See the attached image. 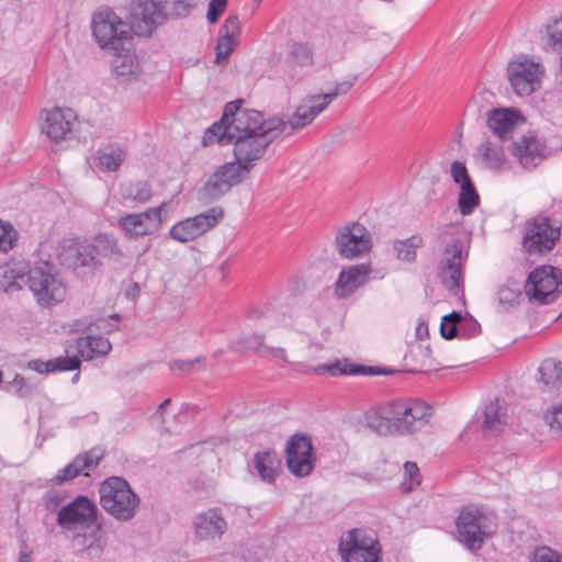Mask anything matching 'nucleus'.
Returning a JSON list of instances; mask_svg holds the SVG:
<instances>
[{
	"instance_id": "nucleus-1",
	"label": "nucleus",
	"mask_w": 562,
	"mask_h": 562,
	"mask_svg": "<svg viewBox=\"0 0 562 562\" xmlns=\"http://www.w3.org/2000/svg\"><path fill=\"white\" fill-rule=\"evenodd\" d=\"M99 494L101 507L116 520L128 521L136 516L140 498L125 479H105L99 487Z\"/></svg>"
},
{
	"instance_id": "nucleus-2",
	"label": "nucleus",
	"mask_w": 562,
	"mask_h": 562,
	"mask_svg": "<svg viewBox=\"0 0 562 562\" xmlns=\"http://www.w3.org/2000/svg\"><path fill=\"white\" fill-rule=\"evenodd\" d=\"M496 516L475 505L460 509L456 519L458 539L471 551L480 550L486 538L495 532Z\"/></svg>"
},
{
	"instance_id": "nucleus-3",
	"label": "nucleus",
	"mask_w": 562,
	"mask_h": 562,
	"mask_svg": "<svg viewBox=\"0 0 562 562\" xmlns=\"http://www.w3.org/2000/svg\"><path fill=\"white\" fill-rule=\"evenodd\" d=\"M432 408L415 400H396L384 404V415L392 422L393 435H411L428 424Z\"/></svg>"
},
{
	"instance_id": "nucleus-4",
	"label": "nucleus",
	"mask_w": 562,
	"mask_h": 562,
	"mask_svg": "<svg viewBox=\"0 0 562 562\" xmlns=\"http://www.w3.org/2000/svg\"><path fill=\"white\" fill-rule=\"evenodd\" d=\"M26 283L41 306L56 305L66 296V285L55 267L48 261H40L30 268Z\"/></svg>"
},
{
	"instance_id": "nucleus-5",
	"label": "nucleus",
	"mask_w": 562,
	"mask_h": 562,
	"mask_svg": "<svg viewBox=\"0 0 562 562\" xmlns=\"http://www.w3.org/2000/svg\"><path fill=\"white\" fill-rule=\"evenodd\" d=\"M561 237V226L548 216L539 215L525 222L521 247L528 256L551 252Z\"/></svg>"
},
{
	"instance_id": "nucleus-6",
	"label": "nucleus",
	"mask_w": 562,
	"mask_h": 562,
	"mask_svg": "<svg viewBox=\"0 0 562 562\" xmlns=\"http://www.w3.org/2000/svg\"><path fill=\"white\" fill-rule=\"evenodd\" d=\"M241 100L228 102L223 115L214 124H223L228 131H245L247 128H257L261 132L268 131V127L274 128V134H282L286 130L284 121L279 117L265 120L261 112L256 110L240 109Z\"/></svg>"
},
{
	"instance_id": "nucleus-7",
	"label": "nucleus",
	"mask_w": 562,
	"mask_h": 562,
	"mask_svg": "<svg viewBox=\"0 0 562 562\" xmlns=\"http://www.w3.org/2000/svg\"><path fill=\"white\" fill-rule=\"evenodd\" d=\"M92 34L102 49L119 52L130 45V26L111 10H102L92 18Z\"/></svg>"
},
{
	"instance_id": "nucleus-8",
	"label": "nucleus",
	"mask_w": 562,
	"mask_h": 562,
	"mask_svg": "<svg viewBox=\"0 0 562 562\" xmlns=\"http://www.w3.org/2000/svg\"><path fill=\"white\" fill-rule=\"evenodd\" d=\"M562 291V271L553 266L543 265L533 269L526 281L525 293L539 305L550 304Z\"/></svg>"
},
{
	"instance_id": "nucleus-9",
	"label": "nucleus",
	"mask_w": 562,
	"mask_h": 562,
	"mask_svg": "<svg viewBox=\"0 0 562 562\" xmlns=\"http://www.w3.org/2000/svg\"><path fill=\"white\" fill-rule=\"evenodd\" d=\"M167 202L140 213H127L117 218V226L128 239L148 236L158 231L164 222Z\"/></svg>"
},
{
	"instance_id": "nucleus-10",
	"label": "nucleus",
	"mask_w": 562,
	"mask_h": 562,
	"mask_svg": "<svg viewBox=\"0 0 562 562\" xmlns=\"http://www.w3.org/2000/svg\"><path fill=\"white\" fill-rule=\"evenodd\" d=\"M339 552L346 562H379L381 547L362 529L349 530L340 540Z\"/></svg>"
},
{
	"instance_id": "nucleus-11",
	"label": "nucleus",
	"mask_w": 562,
	"mask_h": 562,
	"mask_svg": "<svg viewBox=\"0 0 562 562\" xmlns=\"http://www.w3.org/2000/svg\"><path fill=\"white\" fill-rule=\"evenodd\" d=\"M98 507L88 496L79 495L61 506L57 513V525L67 531L89 528L97 522Z\"/></svg>"
},
{
	"instance_id": "nucleus-12",
	"label": "nucleus",
	"mask_w": 562,
	"mask_h": 562,
	"mask_svg": "<svg viewBox=\"0 0 562 562\" xmlns=\"http://www.w3.org/2000/svg\"><path fill=\"white\" fill-rule=\"evenodd\" d=\"M41 120L42 133L55 143L71 139L78 126V115L70 108L55 106L44 110Z\"/></svg>"
},
{
	"instance_id": "nucleus-13",
	"label": "nucleus",
	"mask_w": 562,
	"mask_h": 562,
	"mask_svg": "<svg viewBox=\"0 0 562 562\" xmlns=\"http://www.w3.org/2000/svg\"><path fill=\"white\" fill-rule=\"evenodd\" d=\"M335 244L341 258L356 259L370 251L372 247L371 234L359 223H348L338 228Z\"/></svg>"
},
{
	"instance_id": "nucleus-14",
	"label": "nucleus",
	"mask_w": 562,
	"mask_h": 562,
	"mask_svg": "<svg viewBox=\"0 0 562 562\" xmlns=\"http://www.w3.org/2000/svg\"><path fill=\"white\" fill-rule=\"evenodd\" d=\"M223 217L224 211L222 207H211L195 216L176 223L170 228L169 235L177 241L189 243L215 227Z\"/></svg>"
},
{
	"instance_id": "nucleus-15",
	"label": "nucleus",
	"mask_w": 562,
	"mask_h": 562,
	"mask_svg": "<svg viewBox=\"0 0 562 562\" xmlns=\"http://www.w3.org/2000/svg\"><path fill=\"white\" fill-rule=\"evenodd\" d=\"M507 74L514 92L527 97L540 88L543 67L539 63L519 57L508 64Z\"/></svg>"
},
{
	"instance_id": "nucleus-16",
	"label": "nucleus",
	"mask_w": 562,
	"mask_h": 562,
	"mask_svg": "<svg viewBox=\"0 0 562 562\" xmlns=\"http://www.w3.org/2000/svg\"><path fill=\"white\" fill-rule=\"evenodd\" d=\"M131 26L138 36H150L164 23V5L155 0H133L130 11Z\"/></svg>"
},
{
	"instance_id": "nucleus-17",
	"label": "nucleus",
	"mask_w": 562,
	"mask_h": 562,
	"mask_svg": "<svg viewBox=\"0 0 562 562\" xmlns=\"http://www.w3.org/2000/svg\"><path fill=\"white\" fill-rule=\"evenodd\" d=\"M467 260L463 256V245L461 240H452L449 243L439 261V277L448 291L453 294L458 293L462 278V266Z\"/></svg>"
},
{
	"instance_id": "nucleus-18",
	"label": "nucleus",
	"mask_w": 562,
	"mask_h": 562,
	"mask_svg": "<svg viewBox=\"0 0 562 562\" xmlns=\"http://www.w3.org/2000/svg\"><path fill=\"white\" fill-rule=\"evenodd\" d=\"M286 465L299 477L308 475L315 464L312 440L306 435H294L286 445Z\"/></svg>"
},
{
	"instance_id": "nucleus-19",
	"label": "nucleus",
	"mask_w": 562,
	"mask_h": 562,
	"mask_svg": "<svg viewBox=\"0 0 562 562\" xmlns=\"http://www.w3.org/2000/svg\"><path fill=\"white\" fill-rule=\"evenodd\" d=\"M273 131V127H268V131L261 132V137H238L233 140L236 161L250 169L252 162L261 159L268 146L280 135Z\"/></svg>"
},
{
	"instance_id": "nucleus-20",
	"label": "nucleus",
	"mask_w": 562,
	"mask_h": 562,
	"mask_svg": "<svg viewBox=\"0 0 562 562\" xmlns=\"http://www.w3.org/2000/svg\"><path fill=\"white\" fill-rule=\"evenodd\" d=\"M103 458V452L98 448L79 453L69 464L63 468L54 477L56 484L74 480L79 475L88 476L94 471Z\"/></svg>"
},
{
	"instance_id": "nucleus-21",
	"label": "nucleus",
	"mask_w": 562,
	"mask_h": 562,
	"mask_svg": "<svg viewBox=\"0 0 562 562\" xmlns=\"http://www.w3.org/2000/svg\"><path fill=\"white\" fill-rule=\"evenodd\" d=\"M372 272L369 263L352 265L344 268L335 283V294L339 299L352 295L363 286Z\"/></svg>"
},
{
	"instance_id": "nucleus-22",
	"label": "nucleus",
	"mask_w": 562,
	"mask_h": 562,
	"mask_svg": "<svg viewBox=\"0 0 562 562\" xmlns=\"http://www.w3.org/2000/svg\"><path fill=\"white\" fill-rule=\"evenodd\" d=\"M194 535L200 540L220 539L227 530V522L218 508H210L193 519Z\"/></svg>"
},
{
	"instance_id": "nucleus-23",
	"label": "nucleus",
	"mask_w": 562,
	"mask_h": 562,
	"mask_svg": "<svg viewBox=\"0 0 562 562\" xmlns=\"http://www.w3.org/2000/svg\"><path fill=\"white\" fill-rule=\"evenodd\" d=\"M240 23L237 15H228L221 27V36L216 45V64L226 63L238 44Z\"/></svg>"
},
{
	"instance_id": "nucleus-24",
	"label": "nucleus",
	"mask_w": 562,
	"mask_h": 562,
	"mask_svg": "<svg viewBox=\"0 0 562 562\" xmlns=\"http://www.w3.org/2000/svg\"><path fill=\"white\" fill-rule=\"evenodd\" d=\"M282 461L274 450L258 451L254 454L251 461V470L259 479L267 483L272 484L276 482L281 471Z\"/></svg>"
},
{
	"instance_id": "nucleus-25",
	"label": "nucleus",
	"mask_w": 562,
	"mask_h": 562,
	"mask_svg": "<svg viewBox=\"0 0 562 562\" xmlns=\"http://www.w3.org/2000/svg\"><path fill=\"white\" fill-rule=\"evenodd\" d=\"M520 117L519 111L515 109H493L487 112L486 121L496 136L501 139H507L512 136Z\"/></svg>"
},
{
	"instance_id": "nucleus-26",
	"label": "nucleus",
	"mask_w": 562,
	"mask_h": 562,
	"mask_svg": "<svg viewBox=\"0 0 562 562\" xmlns=\"http://www.w3.org/2000/svg\"><path fill=\"white\" fill-rule=\"evenodd\" d=\"M112 67L116 79L121 82L136 79L140 74L137 57L127 45H124V49L114 52Z\"/></svg>"
},
{
	"instance_id": "nucleus-27",
	"label": "nucleus",
	"mask_w": 562,
	"mask_h": 562,
	"mask_svg": "<svg viewBox=\"0 0 562 562\" xmlns=\"http://www.w3.org/2000/svg\"><path fill=\"white\" fill-rule=\"evenodd\" d=\"M543 146L537 137H522L514 143L513 155L525 168L536 167L542 158Z\"/></svg>"
},
{
	"instance_id": "nucleus-28",
	"label": "nucleus",
	"mask_w": 562,
	"mask_h": 562,
	"mask_svg": "<svg viewBox=\"0 0 562 562\" xmlns=\"http://www.w3.org/2000/svg\"><path fill=\"white\" fill-rule=\"evenodd\" d=\"M225 125L223 124H213L209 127L204 135L202 143L203 145H210L215 142L226 145L233 143V140L238 137H261V131L257 128H247L245 131H228L227 128H223Z\"/></svg>"
},
{
	"instance_id": "nucleus-29",
	"label": "nucleus",
	"mask_w": 562,
	"mask_h": 562,
	"mask_svg": "<svg viewBox=\"0 0 562 562\" xmlns=\"http://www.w3.org/2000/svg\"><path fill=\"white\" fill-rule=\"evenodd\" d=\"M313 372L318 375H329V376H337V375H355L359 373H370V374H378L382 373V371L374 367H361L356 366L353 363L348 362L347 360L340 361L336 360L331 363H324L315 367L313 369Z\"/></svg>"
},
{
	"instance_id": "nucleus-30",
	"label": "nucleus",
	"mask_w": 562,
	"mask_h": 562,
	"mask_svg": "<svg viewBox=\"0 0 562 562\" xmlns=\"http://www.w3.org/2000/svg\"><path fill=\"white\" fill-rule=\"evenodd\" d=\"M75 541L78 542L81 550L89 557L100 558L108 544V537L102 526L97 524L90 532L78 533L75 537Z\"/></svg>"
},
{
	"instance_id": "nucleus-31",
	"label": "nucleus",
	"mask_w": 562,
	"mask_h": 562,
	"mask_svg": "<svg viewBox=\"0 0 562 562\" xmlns=\"http://www.w3.org/2000/svg\"><path fill=\"white\" fill-rule=\"evenodd\" d=\"M76 350L78 355L91 360L95 357H104L111 351V342L102 336H86L76 339Z\"/></svg>"
},
{
	"instance_id": "nucleus-32",
	"label": "nucleus",
	"mask_w": 562,
	"mask_h": 562,
	"mask_svg": "<svg viewBox=\"0 0 562 562\" xmlns=\"http://www.w3.org/2000/svg\"><path fill=\"white\" fill-rule=\"evenodd\" d=\"M506 408L495 400L488 403L484 411L482 430L488 436L498 435L506 425Z\"/></svg>"
},
{
	"instance_id": "nucleus-33",
	"label": "nucleus",
	"mask_w": 562,
	"mask_h": 562,
	"mask_svg": "<svg viewBox=\"0 0 562 562\" xmlns=\"http://www.w3.org/2000/svg\"><path fill=\"white\" fill-rule=\"evenodd\" d=\"M92 245L74 241L66 250V260L75 267L93 269L97 266L95 254Z\"/></svg>"
},
{
	"instance_id": "nucleus-34",
	"label": "nucleus",
	"mask_w": 562,
	"mask_h": 562,
	"mask_svg": "<svg viewBox=\"0 0 562 562\" xmlns=\"http://www.w3.org/2000/svg\"><path fill=\"white\" fill-rule=\"evenodd\" d=\"M120 194L124 201L145 204L153 198V189L147 181H128L121 184Z\"/></svg>"
},
{
	"instance_id": "nucleus-35",
	"label": "nucleus",
	"mask_w": 562,
	"mask_h": 562,
	"mask_svg": "<svg viewBox=\"0 0 562 562\" xmlns=\"http://www.w3.org/2000/svg\"><path fill=\"white\" fill-rule=\"evenodd\" d=\"M92 247L95 256H102L114 261H121L124 254L117 243V239L108 233H102L95 236Z\"/></svg>"
},
{
	"instance_id": "nucleus-36",
	"label": "nucleus",
	"mask_w": 562,
	"mask_h": 562,
	"mask_svg": "<svg viewBox=\"0 0 562 562\" xmlns=\"http://www.w3.org/2000/svg\"><path fill=\"white\" fill-rule=\"evenodd\" d=\"M126 153L120 146L110 145L98 151V167L101 171H116L125 160Z\"/></svg>"
},
{
	"instance_id": "nucleus-37",
	"label": "nucleus",
	"mask_w": 562,
	"mask_h": 562,
	"mask_svg": "<svg viewBox=\"0 0 562 562\" xmlns=\"http://www.w3.org/2000/svg\"><path fill=\"white\" fill-rule=\"evenodd\" d=\"M539 381L549 390L562 385V363L554 359H546L539 369Z\"/></svg>"
},
{
	"instance_id": "nucleus-38",
	"label": "nucleus",
	"mask_w": 562,
	"mask_h": 562,
	"mask_svg": "<svg viewBox=\"0 0 562 562\" xmlns=\"http://www.w3.org/2000/svg\"><path fill=\"white\" fill-rule=\"evenodd\" d=\"M424 245V239L420 235H413L406 239L395 240L393 248L396 252V258L401 261L415 262L416 250Z\"/></svg>"
},
{
	"instance_id": "nucleus-39",
	"label": "nucleus",
	"mask_w": 562,
	"mask_h": 562,
	"mask_svg": "<svg viewBox=\"0 0 562 562\" xmlns=\"http://www.w3.org/2000/svg\"><path fill=\"white\" fill-rule=\"evenodd\" d=\"M288 56L293 64L300 67L312 66L314 61L313 46L307 42H291Z\"/></svg>"
},
{
	"instance_id": "nucleus-40",
	"label": "nucleus",
	"mask_w": 562,
	"mask_h": 562,
	"mask_svg": "<svg viewBox=\"0 0 562 562\" xmlns=\"http://www.w3.org/2000/svg\"><path fill=\"white\" fill-rule=\"evenodd\" d=\"M249 168L238 161L226 162L218 167L214 173H216L222 180L229 183V188L239 184L245 178L246 173L249 172Z\"/></svg>"
},
{
	"instance_id": "nucleus-41",
	"label": "nucleus",
	"mask_w": 562,
	"mask_h": 562,
	"mask_svg": "<svg viewBox=\"0 0 562 562\" xmlns=\"http://www.w3.org/2000/svg\"><path fill=\"white\" fill-rule=\"evenodd\" d=\"M229 190V183L222 180L216 173H213L201 188L199 196L204 201H214L223 196Z\"/></svg>"
},
{
	"instance_id": "nucleus-42",
	"label": "nucleus",
	"mask_w": 562,
	"mask_h": 562,
	"mask_svg": "<svg viewBox=\"0 0 562 562\" xmlns=\"http://www.w3.org/2000/svg\"><path fill=\"white\" fill-rule=\"evenodd\" d=\"M480 204V195L473 184L470 182L460 187L458 196V206L462 215H470L474 209Z\"/></svg>"
},
{
	"instance_id": "nucleus-43",
	"label": "nucleus",
	"mask_w": 562,
	"mask_h": 562,
	"mask_svg": "<svg viewBox=\"0 0 562 562\" xmlns=\"http://www.w3.org/2000/svg\"><path fill=\"white\" fill-rule=\"evenodd\" d=\"M367 423L379 435H393L392 422L389 416L384 415V404L367 415Z\"/></svg>"
},
{
	"instance_id": "nucleus-44",
	"label": "nucleus",
	"mask_w": 562,
	"mask_h": 562,
	"mask_svg": "<svg viewBox=\"0 0 562 562\" xmlns=\"http://www.w3.org/2000/svg\"><path fill=\"white\" fill-rule=\"evenodd\" d=\"M460 321H462V315L459 312L445 315L440 324L441 336L448 340L459 337Z\"/></svg>"
},
{
	"instance_id": "nucleus-45",
	"label": "nucleus",
	"mask_w": 562,
	"mask_h": 562,
	"mask_svg": "<svg viewBox=\"0 0 562 562\" xmlns=\"http://www.w3.org/2000/svg\"><path fill=\"white\" fill-rule=\"evenodd\" d=\"M479 150L484 161L491 168H498L503 165L504 153L498 146L487 140L480 146Z\"/></svg>"
},
{
	"instance_id": "nucleus-46",
	"label": "nucleus",
	"mask_w": 562,
	"mask_h": 562,
	"mask_svg": "<svg viewBox=\"0 0 562 562\" xmlns=\"http://www.w3.org/2000/svg\"><path fill=\"white\" fill-rule=\"evenodd\" d=\"M301 105L314 121L329 105L328 100L323 94H312L304 98Z\"/></svg>"
},
{
	"instance_id": "nucleus-47",
	"label": "nucleus",
	"mask_w": 562,
	"mask_h": 562,
	"mask_svg": "<svg viewBox=\"0 0 562 562\" xmlns=\"http://www.w3.org/2000/svg\"><path fill=\"white\" fill-rule=\"evenodd\" d=\"M301 105L314 121L329 105L328 100L323 94H312L304 98Z\"/></svg>"
},
{
	"instance_id": "nucleus-48",
	"label": "nucleus",
	"mask_w": 562,
	"mask_h": 562,
	"mask_svg": "<svg viewBox=\"0 0 562 562\" xmlns=\"http://www.w3.org/2000/svg\"><path fill=\"white\" fill-rule=\"evenodd\" d=\"M312 122H313V120L307 114L306 110L300 104L296 106V109H295L294 113L292 114V116L290 117V120L288 122H284V124L286 125V130L283 133H286L290 135V134L307 126Z\"/></svg>"
},
{
	"instance_id": "nucleus-49",
	"label": "nucleus",
	"mask_w": 562,
	"mask_h": 562,
	"mask_svg": "<svg viewBox=\"0 0 562 562\" xmlns=\"http://www.w3.org/2000/svg\"><path fill=\"white\" fill-rule=\"evenodd\" d=\"M420 484L419 469L415 462L406 461L404 463V477L402 481V490L411 492L413 488Z\"/></svg>"
},
{
	"instance_id": "nucleus-50",
	"label": "nucleus",
	"mask_w": 562,
	"mask_h": 562,
	"mask_svg": "<svg viewBox=\"0 0 562 562\" xmlns=\"http://www.w3.org/2000/svg\"><path fill=\"white\" fill-rule=\"evenodd\" d=\"M80 359L77 356L57 357L50 359L52 372L74 371L80 368Z\"/></svg>"
},
{
	"instance_id": "nucleus-51",
	"label": "nucleus",
	"mask_w": 562,
	"mask_h": 562,
	"mask_svg": "<svg viewBox=\"0 0 562 562\" xmlns=\"http://www.w3.org/2000/svg\"><path fill=\"white\" fill-rule=\"evenodd\" d=\"M481 325L473 317L463 318L460 321L459 338L471 339L480 335Z\"/></svg>"
},
{
	"instance_id": "nucleus-52",
	"label": "nucleus",
	"mask_w": 562,
	"mask_h": 562,
	"mask_svg": "<svg viewBox=\"0 0 562 562\" xmlns=\"http://www.w3.org/2000/svg\"><path fill=\"white\" fill-rule=\"evenodd\" d=\"M199 363H205L204 357H196L192 360H175L169 364L170 370L177 374H189Z\"/></svg>"
},
{
	"instance_id": "nucleus-53",
	"label": "nucleus",
	"mask_w": 562,
	"mask_h": 562,
	"mask_svg": "<svg viewBox=\"0 0 562 562\" xmlns=\"http://www.w3.org/2000/svg\"><path fill=\"white\" fill-rule=\"evenodd\" d=\"M16 232L12 227V225H4L0 221V251L7 252L8 250L13 248V245L16 240Z\"/></svg>"
},
{
	"instance_id": "nucleus-54",
	"label": "nucleus",
	"mask_w": 562,
	"mask_h": 562,
	"mask_svg": "<svg viewBox=\"0 0 562 562\" xmlns=\"http://www.w3.org/2000/svg\"><path fill=\"white\" fill-rule=\"evenodd\" d=\"M450 175L454 183L460 187L472 182L465 165L461 161L454 160L450 165Z\"/></svg>"
},
{
	"instance_id": "nucleus-55",
	"label": "nucleus",
	"mask_w": 562,
	"mask_h": 562,
	"mask_svg": "<svg viewBox=\"0 0 562 562\" xmlns=\"http://www.w3.org/2000/svg\"><path fill=\"white\" fill-rule=\"evenodd\" d=\"M8 391L16 396L25 397L31 393V387L26 384L25 379L16 374L8 384Z\"/></svg>"
},
{
	"instance_id": "nucleus-56",
	"label": "nucleus",
	"mask_w": 562,
	"mask_h": 562,
	"mask_svg": "<svg viewBox=\"0 0 562 562\" xmlns=\"http://www.w3.org/2000/svg\"><path fill=\"white\" fill-rule=\"evenodd\" d=\"M532 562H562V557L548 547H541L535 551Z\"/></svg>"
},
{
	"instance_id": "nucleus-57",
	"label": "nucleus",
	"mask_w": 562,
	"mask_h": 562,
	"mask_svg": "<svg viewBox=\"0 0 562 562\" xmlns=\"http://www.w3.org/2000/svg\"><path fill=\"white\" fill-rule=\"evenodd\" d=\"M546 420L553 431L562 435V405L553 406L548 411L546 414Z\"/></svg>"
},
{
	"instance_id": "nucleus-58",
	"label": "nucleus",
	"mask_w": 562,
	"mask_h": 562,
	"mask_svg": "<svg viewBox=\"0 0 562 562\" xmlns=\"http://www.w3.org/2000/svg\"><path fill=\"white\" fill-rule=\"evenodd\" d=\"M227 5V0H211L207 10V21L214 24L218 21V18L224 13Z\"/></svg>"
},
{
	"instance_id": "nucleus-59",
	"label": "nucleus",
	"mask_w": 562,
	"mask_h": 562,
	"mask_svg": "<svg viewBox=\"0 0 562 562\" xmlns=\"http://www.w3.org/2000/svg\"><path fill=\"white\" fill-rule=\"evenodd\" d=\"M355 80L356 79H353L352 81L339 82L335 86V88L331 91L323 95L325 97L326 100H328V103L330 104L338 95L346 94L352 88Z\"/></svg>"
},
{
	"instance_id": "nucleus-60",
	"label": "nucleus",
	"mask_w": 562,
	"mask_h": 562,
	"mask_svg": "<svg viewBox=\"0 0 562 562\" xmlns=\"http://www.w3.org/2000/svg\"><path fill=\"white\" fill-rule=\"evenodd\" d=\"M120 321V314H112L108 318H99L95 326L99 330L104 333H112L117 329L116 323Z\"/></svg>"
},
{
	"instance_id": "nucleus-61",
	"label": "nucleus",
	"mask_w": 562,
	"mask_h": 562,
	"mask_svg": "<svg viewBox=\"0 0 562 562\" xmlns=\"http://www.w3.org/2000/svg\"><path fill=\"white\" fill-rule=\"evenodd\" d=\"M548 33L554 45L562 49V19L555 20L548 27Z\"/></svg>"
},
{
	"instance_id": "nucleus-62",
	"label": "nucleus",
	"mask_w": 562,
	"mask_h": 562,
	"mask_svg": "<svg viewBox=\"0 0 562 562\" xmlns=\"http://www.w3.org/2000/svg\"><path fill=\"white\" fill-rule=\"evenodd\" d=\"M240 342H243L245 345L244 348H246V349L257 350V349L263 347L265 335L254 334L251 336L246 337Z\"/></svg>"
},
{
	"instance_id": "nucleus-63",
	"label": "nucleus",
	"mask_w": 562,
	"mask_h": 562,
	"mask_svg": "<svg viewBox=\"0 0 562 562\" xmlns=\"http://www.w3.org/2000/svg\"><path fill=\"white\" fill-rule=\"evenodd\" d=\"M29 368L38 372V373H50V360L42 361V360H32L29 362Z\"/></svg>"
},
{
	"instance_id": "nucleus-64",
	"label": "nucleus",
	"mask_w": 562,
	"mask_h": 562,
	"mask_svg": "<svg viewBox=\"0 0 562 562\" xmlns=\"http://www.w3.org/2000/svg\"><path fill=\"white\" fill-rule=\"evenodd\" d=\"M18 562H33V550L26 543L20 548Z\"/></svg>"
}]
</instances>
